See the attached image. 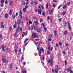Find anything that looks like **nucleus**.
<instances>
[{"mask_svg": "<svg viewBox=\"0 0 73 73\" xmlns=\"http://www.w3.org/2000/svg\"><path fill=\"white\" fill-rule=\"evenodd\" d=\"M25 33H23L22 35V37H24V36H25Z\"/></svg>", "mask_w": 73, "mask_h": 73, "instance_id": "30", "label": "nucleus"}, {"mask_svg": "<svg viewBox=\"0 0 73 73\" xmlns=\"http://www.w3.org/2000/svg\"><path fill=\"white\" fill-rule=\"evenodd\" d=\"M59 44L61 46L62 45V43L61 42H59Z\"/></svg>", "mask_w": 73, "mask_h": 73, "instance_id": "48", "label": "nucleus"}, {"mask_svg": "<svg viewBox=\"0 0 73 73\" xmlns=\"http://www.w3.org/2000/svg\"><path fill=\"white\" fill-rule=\"evenodd\" d=\"M5 3L6 4H8V2H7V0H6L5 1Z\"/></svg>", "mask_w": 73, "mask_h": 73, "instance_id": "44", "label": "nucleus"}, {"mask_svg": "<svg viewBox=\"0 0 73 73\" xmlns=\"http://www.w3.org/2000/svg\"><path fill=\"white\" fill-rule=\"evenodd\" d=\"M53 7L54 8H55L56 7V5L55 4H53Z\"/></svg>", "mask_w": 73, "mask_h": 73, "instance_id": "38", "label": "nucleus"}, {"mask_svg": "<svg viewBox=\"0 0 73 73\" xmlns=\"http://www.w3.org/2000/svg\"><path fill=\"white\" fill-rule=\"evenodd\" d=\"M47 53L48 54H50V52H49V51H47Z\"/></svg>", "mask_w": 73, "mask_h": 73, "instance_id": "58", "label": "nucleus"}, {"mask_svg": "<svg viewBox=\"0 0 73 73\" xmlns=\"http://www.w3.org/2000/svg\"><path fill=\"white\" fill-rule=\"evenodd\" d=\"M1 28H4V27H5L4 25H1Z\"/></svg>", "mask_w": 73, "mask_h": 73, "instance_id": "19", "label": "nucleus"}, {"mask_svg": "<svg viewBox=\"0 0 73 73\" xmlns=\"http://www.w3.org/2000/svg\"><path fill=\"white\" fill-rule=\"evenodd\" d=\"M23 10L24 12H26V10H27V9H25V8H23Z\"/></svg>", "mask_w": 73, "mask_h": 73, "instance_id": "31", "label": "nucleus"}, {"mask_svg": "<svg viewBox=\"0 0 73 73\" xmlns=\"http://www.w3.org/2000/svg\"><path fill=\"white\" fill-rule=\"evenodd\" d=\"M21 20H18V23L19 25H20L21 24Z\"/></svg>", "mask_w": 73, "mask_h": 73, "instance_id": "12", "label": "nucleus"}, {"mask_svg": "<svg viewBox=\"0 0 73 73\" xmlns=\"http://www.w3.org/2000/svg\"><path fill=\"white\" fill-rule=\"evenodd\" d=\"M41 54H42V52H41V51H40L38 52V55L39 56H41Z\"/></svg>", "mask_w": 73, "mask_h": 73, "instance_id": "15", "label": "nucleus"}, {"mask_svg": "<svg viewBox=\"0 0 73 73\" xmlns=\"http://www.w3.org/2000/svg\"><path fill=\"white\" fill-rule=\"evenodd\" d=\"M33 3H34L33 1H32L31 3V4H32V5L33 4Z\"/></svg>", "mask_w": 73, "mask_h": 73, "instance_id": "41", "label": "nucleus"}, {"mask_svg": "<svg viewBox=\"0 0 73 73\" xmlns=\"http://www.w3.org/2000/svg\"><path fill=\"white\" fill-rule=\"evenodd\" d=\"M68 25L69 29V30H70V29H71V26L69 25V22H68Z\"/></svg>", "mask_w": 73, "mask_h": 73, "instance_id": "10", "label": "nucleus"}, {"mask_svg": "<svg viewBox=\"0 0 73 73\" xmlns=\"http://www.w3.org/2000/svg\"><path fill=\"white\" fill-rule=\"evenodd\" d=\"M37 2L36 1H35V5H37Z\"/></svg>", "mask_w": 73, "mask_h": 73, "instance_id": "55", "label": "nucleus"}, {"mask_svg": "<svg viewBox=\"0 0 73 73\" xmlns=\"http://www.w3.org/2000/svg\"><path fill=\"white\" fill-rule=\"evenodd\" d=\"M41 8L42 9H44V6L43 5H42L41 6Z\"/></svg>", "mask_w": 73, "mask_h": 73, "instance_id": "54", "label": "nucleus"}, {"mask_svg": "<svg viewBox=\"0 0 73 73\" xmlns=\"http://www.w3.org/2000/svg\"><path fill=\"white\" fill-rule=\"evenodd\" d=\"M70 70V68H68L66 70L67 71V73H68V72H69Z\"/></svg>", "mask_w": 73, "mask_h": 73, "instance_id": "13", "label": "nucleus"}, {"mask_svg": "<svg viewBox=\"0 0 73 73\" xmlns=\"http://www.w3.org/2000/svg\"><path fill=\"white\" fill-rule=\"evenodd\" d=\"M37 49L38 51H40V48H39V47H37Z\"/></svg>", "mask_w": 73, "mask_h": 73, "instance_id": "51", "label": "nucleus"}, {"mask_svg": "<svg viewBox=\"0 0 73 73\" xmlns=\"http://www.w3.org/2000/svg\"><path fill=\"white\" fill-rule=\"evenodd\" d=\"M63 24L64 26L66 27L67 25V22H66V21H64L63 22Z\"/></svg>", "mask_w": 73, "mask_h": 73, "instance_id": "9", "label": "nucleus"}, {"mask_svg": "<svg viewBox=\"0 0 73 73\" xmlns=\"http://www.w3.org/2000/svg\"><path fill=\"white\" fill-rule=\"evenodd\" d=\"M56 46H57V47H58V44L56 43Z\"/></svg>", "mask_w": 73, "mask_h": 73, "instance_id": "60", "label": "nucleus"}, {"mask_svg": "<svg viewBox=\"0 0 73 73\" xmlns=\"http://www.w3.org/2000/svg\"><path fill=\"white\" fill-rule=\"evenodd\" d=\"M53 58H54V56H52L50 57L51 59H52V60L53 59Z\"/></svg>", "mask_w": 73, "mask_h": 73, "instance_id": "39", "label": "nucleus"}, {"mask_svg": "<svg viewBox=\"0 0 73 73\" xmlns=\"http://www.w3.org/2000/svg\"><path fill=\"white\" fill-rule=\"evenodd\" d=\"M48 41H52V39L50 38H49Z\"/></svg>", "mask_w": 73, "mask_h": 73, "instance_id": "53", "label": "nucleus"}, {"mask_svg": "<svg viewBox=\"0 0 73 73\" xmlns=\"http://www.w3.org/2000/svg\"><path fill=\"white\" fill-rule=\"evenodd\" d=\"M17 25H15L14 24L13 25V27L14 28H16V27Z\"/></svg>", "mask_w": 73, "mask_h": 73, "instance_id": "43", "label": "nucleus"}, {"mask_svg": "<svg viewBox=\"0 0 73 73\" xmlns=\"http://www.w3.org/2000/svg\"><path fill=\"white\" fill-rule=\"evenodd\" d=\"M54 71L55 73L58 72V69H55L54 70Z\"/></svg>", "mask_w": 73, "mask_h": 73, "instance_id": "18", "label": "nucleus"}, {"mask_svg": "<svg viewBox=\"0 0 73 73\" xmlns=\"http://www.w3.org/2000/svg\"><path fill=\"white\" fill-rule=\"evenodd\" d=\"M5 18H7V17H8V14H7V13H6L5 15Z\"/></svg>", "mask_w": 73, "mask_h": 73, "instance_id": "11", "label": "nucleus"}, {"mask_svg": "<svg viewBox=\"0 0 73 73\" xmlns=\"http://www.w3.org/2000/svg\"><path fill=\"white\" fill-rule=\"evenodd\" d=\"M4 48H5V47L4 45H2L1 48L3 51H5V49H4Z\"/></svg>", "mask_w": 73, "mask_h": 73, "instance_id": "6", "label": "nucleus"}, {"mask_svg": "<svg viewBox=\"0 0 73 73\" xmlns=\"http://www.w3.org/2000/svg\"><path fill=\"white\" fill-rule=\"evenodd\" d=\"M67 34V32H66V31H65L64 32V35H66Z\"/></svg>", "mask_w": 73, "mask_h": 73, "instance_id": "49", "label": "nucleus"}, {"mask_svg": "<svg viewBox=\"0 0 73 73\" xmlns=\"http://www.w3.org/2000/svg\"><path fill=\"white\" fill-rule=\"evenodd\" d=\"M40 29H38L37 30V32H40Z\"/></svg>", "mask_w": 73, "mask_h": 73, "instance_id": "56", "label": "nucleus"}, {"mask_svg": "<svg viewBox=\"0 0 73 73\" xmlns=\"http://www.w3.org/2000/svg\"><path fill=\"white\" fill-rule=\"evenodd\" d=\"M38 7L39 8H40L38 9V12L40 13V15H41V9L40 8L41 6H39Z\"/></svg>", "mask_w": 73, "mask_h": 73, "instance_id": "1", "label": "nucleus"}, {"mask_svg": "<svg viewBox=\"0 0 73 73\" xmlns=\"http://www.w3.org/2000/svg\"><path fill=\"white\" fill-rule=\"evenodd\" d=\"M33 38H37V36L36 35V34L35 33H33Z\"/></svg>", "mask_w": 73, "mask_h": 73, "instance_id": "4", "label": "nucleus"}, {"mask_svg": "<svg viewBox=\"0 0 73 73\" xmlns=\"http://www.w3.org/2000/svg\"><path fill=\"white\" fill-rule=\"evenodd\" d=\"M19 33H16L15 34V36L16 37H18L19 36Z\"/></svg>", "mask_w": 73, "mask_h": 73, "instance_id": "25", "label": "nucleus"}, {"mask_svg": "<svg viewBox=\"0 0 73 73\" xmlns=\"http://www.w3.org/2000/svg\"><path fill=\"white\" fill-rule=\"evenodd\" d=\"M42 25L44 27H45V25L44 24V23H42Z\"/></svg>", "mask_w": 73, "mask_h": 73, "instance_id": "47", "label": "nucleus"}, {"mask_svg": "<svg viewBox=\"0 0 73 73\" xmlns=\"http://www.w3.org/2000/svg\"><path fill=\"white\" fill-rule=\"evenodd\" d=\"M65 14H66V11H64L63 13H61V16H64Z\"/></svg>", "mask_w": 73, "mask_h": 73, "instance_id": "7", "label": "nucleus"}, {"mask_svg": "<svg viewBox=\"0 0 73 73\" xmlns=\"http://www.w3.org/2000/svg\"><path fill=\"white\" fill-rule=\"evenodd\" d=\"M23 73H26V71L25 70H22Z\"/></svg>", "mask_w": 73, "mask_h": 73, "instance_id": "33", "label": "nucleus"}, {"mask_svg": "<svg viewBox=\"0 0 73 73\" xmlns=\"http://www.w3.org/2000/svg\"><path fill=\"white\" fill-rule=\"evenodd\" d=\"M13 4V3H12V1H11L10 3V5H12Z\"/></svg>", "mask_w": 73, "mask_h": 73, "instance_id": "32", "label": "nucleus"}, {"mask_svg": "<svg viewBox=\"0 0 73 73\" xmlns=\"http://www.w3.org/2000/svg\"><path fill=\"white\" fill-rule=\"evenodd\" d=\"M67 7V5L66 4V5H64L63 7V9H65V8H66Z\"/></svg>", "mask_w": 73, "mask_h": 73, "instance_id": "14", "label": "nucleus"}, {"mask_svg": "<svg viewBox=\"0 0 73 73\" xmlns=\"http://www.w3.org/2000/svg\"><path fill=\"white\" fill-rule=\"evenodd\" d=\"M4 2V0H2L1 1V3H3Z\"/></svg>", "mask_w": 73, "mask_h": 73, "instance_id": "42", "label": "nucleus"}, {"mask_svg": "<svg viewBox=\"0 0 73 73\" xmlns=\"http://www.w3.org/2000/svg\"><path fill=\"white\" fill-rule=\"evenodd\" d=\"M15 52H17V49H15Z\"/></svg>", "mask_w": 73, "mask_h": 73, "instance_id": "62", "label": "nucleus"}, {"mask_svg": "<svg viewBox=\"0 0 73 73\" xmlns=\"http://www.w3.org/2000/svg\"><path fill=\"white\" fill-rule=\"evenodd\" d=\"M1 7H4V3H2L1 4Z\"/></svg>", "mask_w": 73, "mask_h": 73, "instance_id": "46", "label": "nucleus"}, {"mask_svg": "<svg viewBox=\"0 0 73 73\" xmlns=\"http://www.w3.org/2000/svg\"><path fill=\"white\" fill-rule=\"evenodd\" d=\"M46 9L48 8V4H46Z\"/></svg>", "mask_w": 73, "mask_h": 73, "instance_id": "37", "label": "nucleus"}, {"mask_svg": "<svg viewBox=\"0 0 73 73\" xmlns=\"http://www.w3.org/2000/svg\"><path fill=\"white\" fill-rule=\"evenodd\" d=\"M5 61L6 60L4 59H2V61L3 63H5Z\"/></svg>", "mask_w": 73, "mask_h": 73, "instance_id": "23", "label": "nucleus"}, {"mask_svg": "<svg viewBox=\"0 0 73 73\" xmlns=\"http://www.w3.org/2000/svg\"><path fill=\"white\" fill-rule=\"evenodd\" d=\"M42 16H45V13L44 12L42 13Z\"/></svg>", "mask_w": 73, "mask_h": 73, "instance_id": "26", "label": "nucleus"}, {"mask_svg": "<svg viewBox=\"0 0 73 73\" xmlns=\"http://www.w3.org/2000/svg\"><path fill=\"white\" fill-rule=\"evenodd\" d=\"M62 53L63 54H66V52H65L64 51H62Z\"/></svg>", "mask_w": 73, "mask_h": 73, "instance_id": "36", "label": "nucleus"}, {"mask_svg": "<svg viewBox=\"0 0 73 73\" xmlns=\"http://www.w3.org/2000/svg\"><path fill=\"white\" fill-rule=\"evenodd\" d=\"M29 23V24H31L32 23V21H30Z\"/></svg>", "mask_w": 73, "mask_h": 73, "instance_id": "64", "label": "nucleus"}, {"mask_svg": "<svg viewBox=\"0 0 73 73\" xmlns=\"http://www.w3.org/2000/svg\"><path fill=\"white\" fill-rule=\"evenodd\" d=\"M9 66H10V70H11V69H12V64H10Z\"/></svg>", "mask_w": 73, "mask_h": 73, "instance_id": "21", "label": "nucleus"}, {"mask_svg": "<svg viewBox=\"0 0 73 73\" xmlns=\"http://www.w3.org/2000/svg\"><path fill=\"white\" fill-rule=\"evenodd\" d=\"M70 2H67V5H68V6L70 5Z\"/></svg>", "mask_w": 73, "mask_h": 73, "instance_id": "27", "label": "nucleus"}, {"mask_svg": "<svg viewBox=\"0 0 73 73\" xmlns=\"http://www.w3.org/2000/svg\"><path fill=\"white\" fill-rule=\"evenodd\" d=\"M40 51L41 52H44V48H40Z\"/></svg>", "mask_w": 73, "mask_h": 73, "instance_id": "16", "label": "nucleus"}, {"mask_svg": "<svg viewBox=\"0 0 73 73\" xmlns=\"http://www.w3.org/2000/svg\"><path fill=\"white\" fill-rule=\"evenodd\" d=\"M48 50H50V47H48Z\"/></svg>", "mask_w": 73, "mask_h": 73, "instance_id": "61", "label": "nucleus"}, {"mask_svg": "<svg viewBox=\"0 0 73 73\" xmlns=\"http://www.w3.org/2000/svg\"><path fill=\"white\" fill-rule=\"evenodd\" d=\"M48 62L49 63L50 65H52V64H53V60H50V59H49L48 61Z\"/></svg>", "mask_w": 73, "mask_h": 73, "instance_id": "2", "label": "nucleus"}, {"mask_svg": "<svg viewBox=\"0 0 73 73\" xmlns=\"http://www.w3.org/2000/svg\"><path fill=\"white\" fill-rule=\"evenodd\" d=\"M18 15H19V14L18 13V12H17L15 15L16 16H18Z\"/></svg>", "mask_w": 73, "mask_h": 73, "instance_id": "57", "label": "nucleus"}, {"mask_svg": "<svg viewBox=\"0 0 73 73\" xmlns=\"http://www.w3.org/2000/svg\"><path fill=\"white\" fill-rule=\"evenodd\" d=\"M19 16H20V19H22L23 17L22 16V12H21V10H20L19 12Z\"/></svg>", "mask_w": 73, "mask_h": 73, "instance_id": "3", "label": "nucleus"}, {"mask_svg": "<svg viewBox=\"0 0 73 73\" xmlns=\"http://www.w3.org/2000/svg\"><path fill=\"white\" fill-rule=\"evenodd\" d=\"M70 73H73V71H72V70H70Z\"/></svg>", "mask_w": 73, "mask_h": 73, "instance_id": "52", "label": "nucleus"}, {"mask_svg": "<svg viewBox=\"0 0 73 73\" xmlns=\"http://www.w3.org/2000/svg\"><path fill=\"white\" fill-rule=\"evenodd\" d=\"M20 30V27H17V29H16V31L17 32H18Z\"/></svg>", "mask_w": 73, "mask_h": 73, "instance_id": "8", "label": "nucleus"}, {"mask_svg": "<svg viewBox=\"0 0 73 73\" xmlns=\"http://www.w3.org/2000/svg\"><path fill=\"white\" fill-rule=\"evenodd\" d=\"M32 29H31V30L32 31V30H33V28H35V27L34 26H33L32 27Z\"/></svg>", "mask_w": 73, "mask_h": 73, "instance_id": "28", "label": "nucleus"}, {"mask_svg": "<svg viewBox=\"0 0 73 73\" xmlns=\"http://www.w3.org/2000/svg\"><path fill=\"white\" fill-rule=\"evenodd\" d=\"M20 30L21 31H22V27H21L20 28Z\"/></svg>", "mask_w": 73, "mask_h": 73, "instance_id": "59", "label": "nucleus"}, {"mask_svg": "<svg viewBox=\"0 0 73 73\" xmlns=\"http://www.w3.org/2000/svg\"><path fill=\"white\" fill-rule=\"evenodd\" d=\"M12 10H10V12H9V15H11L12 14Z\"/></svg>", "mask_w": 73, "mask_h": 73, "instance_id": "17", "label": "nucleus"}, {"mask_svg": "<svg viewBox=\"0 0 73 73\" xmlns=\"http://www.w3.org/2000/svg\"><path fill=\"white\" fill-rule=\"evenodd\" d=\"M9 30L10 31H12V27L10 26V28H9Z\"/></svg>", "mask_w": 73, "mask_h": 73, "instance_id": "35", "label": "nucleus"}, {"mask_svg": "<svg viewBox=\"0 0 73 73\" xmlns=\"http://www.w3.org/2000/svg\"><path fill=\"white\" fill-rule=\"evenodd\" d=\"M53 49V47H51V52H52Z\"/></svg>", "mask_w": 73, "mask_h": 73, "instance_id": "50", "label": "nucleus"}, {"mask_svg": "<svg viewBox=\"0 0 73 73\" xmlns=\"http://www.w3.org/2000/svg\"><path fill=\"white\" fill-rule=\"evenodd\" d=\"M12 18L13 19H15V14H14L12 16Z\"/></svg>", "mask_w": 73, "mask_h": 73, "instance_id": "29", "label": "nucleus"}, {"mask_svg": "<svg viewBox=\"0 0 73 73\" xmlns=\"http://www.w3.org/2000/svg\"><path fill=\"white\" fill-rule=\"evenodd\" d=\"M62 6V5H60L58 8V9H60V8H61V6Z\"/></svg>", "mask_w": 73, "mask_h": 73, "instance_id": "40", "label": "nucleus"}, {"mask_svg": "<svg viewBox=\"0 0 73 73\" xmlns=\"http://www.w3.org/2000/svg\"><path fill=\"white\" fill-rule=\"evenodd\" d=\"M34 23H35L36 25H37L38 24V22H37V21H35Z\"/></svg>", "mask_w": 73, "mask_h": 73, "instance_id": "22", "label": "nucleus"}, {"mask_svg": "<svg viewBox=\"0 0 73 73\" xmlns=\"http://www.w3.org/2000/svg\"><path fill=\"white\" fill-rule=\"evenodd\" d=\"M53 12V10H52L51 11H49V13L50 14H51V13H52Z\"/></svg>", "mask_w": 73, "mask_h": 73, "instance_id": "20", "label": "nucleus"}, {"mask_svg": "<svg viewBox=\"0 0 73 73\" xmlns=\"http://www.w3.org/2000/svg\"><path fill=\"white\" fill-rule=\"evenodd\" d=\"M21 4L22 6H24L25 5V1H23L21 2Z\"/></svg>", "mask_w": 73, "mask_h": 73, "instance_id": "5", "label": "nucleus"}, {"mask_svg": "<svg viewBox=\"0 0 73 73\" xmlns=\"http://www.w3.org/2000/svg\"><path fill=\"white\" fill-rule=\"evenodd\" d=\"M64 62L65 64V65L66 66V64H67V61H66V60H65Z\"/></svg>", "mask_w": 73, "mask_h": 73, "instance_id": "34", "label": "nucleus"}, {"mask_svg": "<svg viewBox=\"0 0 73 73\" xmlns=\"http://www.w3.org/2000/svg\"><path fill=\"white\" fill-rule=\"evenodd\" d=\"M44 30L45 31H46V28L44 27Z\"/></svg>", "mask_w": 73, "mask_h": 73, "instance_id": "63", "label": "nucleus"}, {"mask_svg": "<svg viewBox=\"0 0 73 73\" xmlns=\"http://www.w3.org/2000/svg\"><path fill=\"white\" fill-rule=\"evenodd\" d=\"M28 5H26L25 6V8L26 9H27V8H28Z\"/></svg>", "mask_w": 73, "mask_h": 73, "instance_id": "45", "label": "nucleus"}, {"mask_svg": "<svg viewBox=\"0 0 73 73\" xmlns=\"http://www.w3.org/2000/svg\"><path fill=\"white\" fill-rule=\"evenodd\" d=\"M54 34L55 36H56V35H57V32L56 31H54Z\"/></svg>", "mask_w": 73, "mask_h": 73, "instance_id": "24", "label": "nucleus"}]
</instances>
